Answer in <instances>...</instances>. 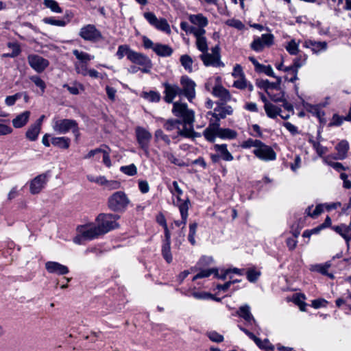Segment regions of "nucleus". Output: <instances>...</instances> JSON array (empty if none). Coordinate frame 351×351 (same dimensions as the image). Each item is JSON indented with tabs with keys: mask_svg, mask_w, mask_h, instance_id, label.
Returning a JSON list of instances; mask_svg holds the SVG:
<instances>
[{
	"mask_svg": "<svg viewBox=\"0 0 351 351\" xmlns=\"http://www.w3.org/2000/svg\"><path fill=\"white\" fill-rule=\"evenodd\" d=\"M154 138L156 141L161 140L164 141L167 145L171 144V139L169 136L165 134L161 129H158L155 131Z\"/></svg>",
	"mask_w": 351,
	"mask_h": 351,
	"instance_id": "obj_46",
	"label": "nucleus"
},
{
	"mask_svg": "<svg viewBox=\"0 0 351 351\" xmlns=\"http://www.w3.org/2000/svg\"><path fill=\"white\" fill-rule=\"evenodd\" d=\"M313 148L316 150V152L319 156H322L326 154L328 149L326 147L322 146L319 143L315 141H311Z\"/></svg>",
	"mask_w": 351,
	"mask_h": 351,
	"instance_id": "obj_58",
	"label": "nucleus"
},
{
	"mask_svg": "<svg viewBox=\"0 0 351 351\" xmlns=\"http://www.w3.org/2000/svg\"><path fill=\"white\" fill-rule=\"evenodd\" d=\"M47 182L46 174H40L35 177L29 183V191L32 194L39 193Z\"/></svg>",
	"mask_w": 351,
	"mask_h": 351,
	"instance_id": "obj_18",
	"label": "nucleus"
},
{
	"mask_svg": "<svg viewBox=\"0 0 351 351\" xmlns=\"http://www.w3.org/2000/svg\"><path fill=\"white\" fill-rule=\"evenodd\" d=\"M27 60L29 66L38 73L43 72L49 64L47 59L35 54L29 55Z\"/></svg>",
	"mask_w": 351,
	"mask_h": 351,
	"instance_id": "obj_16",
	"label": "nucleus"
},
{
	"mask_svg": "<svg viewBox=\"0 0 351 351\" xmlns=\"http://www.w3.org/2000/svg\"><path fill=\"white\" fill-rule=\"evenodd\" d=\"M129 60L134 64L141 66L143 73H148L152 67L151 60L145 54L133 51L129 55Z\"/></svg>",
	"mask_w": 351,
	"mask_h": 351,
	"instance_id": "obj_9",
	"label": "nucleus"
},
{
	"mask_svg": "<svg viewBox=\"0 0 351 351\" xmlns=\"http://www.w3.org/2000/svg\"><path fill=\"white\" fill-rule=\"evenodd\" d=\"M41 129L34 124H32L25 132V137L31 141H35L40 132Z\"/></svg>",
	"mask_w": 351,
	"mask_h": 351,
	"instance_id": "obj_35",
	"label": "nucleus"
},
{
	"mask_svg": "<svg viewBox=\"0 0 351 351\" xmlns=\"http://www.w3.org/2000/svg\"><path fill=\"white\" fill-rule=\"evenodd\" d=\"M43 5L54 13H62V9L55 0H43Z\"/></svg>",
	"mask_w": 351,
	"mask_h": 351,
	"instance_id": "obj_41",
	"label": "nucleus"
},
{
	"mask_svg": "<svg viewBox=\"0 0 351 351\" xmlns=\"http://www.w3.org/2000/svg\"><path fill=\"white\" fill-rule=\"evenodd\" d=\"M144 18L156 29L167 34L171 33V28L167 21L164 18H157L156 14L151 12L143 14Z\"/></svg>",
	"mask_w": 351,
	"mask_h": 351,
	"instance_id": "obj_8",
	"label": "nucleus"
},
{
	"mask_svg": "<svg viewBox=\"0 0 351 351\" xmlns=\"http://www.w3.org/2000/svg\"><path fill=\"white\" fill-rule=\"evenodd\" d=\"M51 127L53 131L58 134H64L71 130L76 137L79 136L77 123L73 119L55 117L51 121Z\"/></svg>",
	"mask_w": 351,
	"mask_h": 351,
	"instance_id": "obj_2",
	"label": "nucleus"
},
{
	"mask_svg": "<svg viewBox=\"0 0 351 351\" xmlns=\"http://www.w3.org/2000/svg\"><path fill=\"white\" fill-rule=\"evenodd\" d=\"M162 254L168 263L172 262L173 257L171 253V243H163L162 246Z\"/></svg>",
	"mask_w": 351,
	"mask_h": 351,
	"instance_id": "obj_44",
	"label": "nucleus"
},
{
	"mask_svg": "<svg viewBox=\"0 0 351 351\" xmlns=\"http://www.w3.org/2000/svg\"><path fill=\"white\" fill-rule=\"evenodd\" d=\"M216 272L217 274V269H203L197 273L193 278V280H195L199 278H206L210 276L212 274Z\"/></svg>",
	"mask_w": 351,
	"mask_h": 351,
	"instance_id": "obj_55",
	"label": "nucleus"
},
{
	"mask_svg": "<svg viewBox=\"0 0 351 351\" xmlns=\"http://www.w3.org/2000/svg\"><path fill=\"white\" fill-rule=\"evenodd\" d=\"M182 66L189 73L193 71V59L187 54L181 56L180 58Z\"/></svg>",
	"mask_w": 351,
	"mask_h": 351,
	"instance_id": "obj_40",
	"label": "nucleus"
},
{
	"mask_svg": "<svg viewBox=\"0 0 351 351\" xmlns=\"http://www.w3.org/2000/svg\"><path fill=\"white\" fill-rule=\"evenodd\" d=\"M331 266L330 262H326L323 265H315L313 266V270L317 271L323 275L328 276L330 278H333L334 275L328 273V268Z\"/></svg>",
	"mask_w": 351,
	"mask_h": 351,
	"instance_id": "obj_42",
	"label": "nucleus"
},
{
	"mask_svg": "<svg viewBox=\"0 0 351 351\" xmlns=\"http://www.w3.org/2000/svg\"><path fill=\"white\" fill-rule=\"evenodd\" d=\"M337 154L335 156H332L335 160H343L346 158L349 150V143L347 141L343 140L340 141L335 147Z\"/></svg>",
	"mask_w": 351,
	"mask_h": 351,
	"instance_id": "obj_25",
	"label": "nucleus"
},
{
	"mask_svg": "<svg viewBox=\"0 0 351 351\" xmlns=\"http://www.w3.org/2000/svg\"><path fill=\"white\" fill-rule=\"evenodd\" d=\"M120 218L117 215L101 213L96 218V222L102 234L119 228L117 221Z\"/></svg>",
	"mask_w": 351,
	"mask_h": 351,
	"instance_id": "obj_5",
	"label": "nucleus"
},
{
	"mask_svg": "<svg viewBox=\"0 0 351 351\" xmlns=\"http://www.w3.org/2000/svg\"><path fill=\"white\" fill-rule=\"evenodd\" d=\"M233 86L241 90L248 88L250 92H252L254 89L253 85L247 81V80L245 78V75L237 78V80L233 83Z\"/></svg>",
	"mask_w": 351,
	"mask_h": 351,
	"instance_id": "obj_32",
	"label": "nucleus"
},
{
	"mask_svg": "<svg viewBox=\"0 0 351 351\" xmlns=\"http://www.w3.org/2000/svg\"><path fill=\"white\" fill-rule=\"evenodd\" d=\"M135 134L140 147L147 154L149 143L152 138L151 132L145 128L137 126L135 128Z\"/></svg>",
	"mask_w": 351,
	"mask_h": 351,
	"instance_id": "obj_13",
	"label": "nucleus"
},
{
	"mask_svg": "<svg viewBox=\"0 0 351 351\" xmlns=\"http://www.w3.org/2000/svg\"><path fill=\"white\" fill-rule=\"evenodd\" d=\"M237 315L245 321L247 326L250 327L251 330L258 331L260 329L256 319L250 312L249 305L241 306L237 311Z\"/></svg>",
	"mask_w": 351,
	"mask_h": 351,
	"instance_id": "obj_14",
	"label": "nucleus"
},
{
	"mask_svg": "<svg viewBox=\"0 0 351 351\" xmlns=\"http://www.w3.org/2000/svg\"><path fill=\"white\" fill-rule=\"evenodd\" d=\"M143 97L150 102H158L161 98L160 93L154 90L143 92Z\"/></svg>",
	"mask_w": 351,
	"mask_h": 351,
	"instance_id": "obj_43",
	"label": "nucleus"
},
{
	"mask_svg": "<svg viewBox=\"0 0 351 351\" xmlns=\"http://www.w3.org/2000/svg\"><path fill=\"white\" fill-rule=\"evenodd\" d=\"M298 47V43H297L296 41L293 39L287 43L285 48L291 55H296L299 51Z\"/></svg>",
	"mask_w": 351,
	"mask_h": 351,
	"instance_id": "obj_51",
	"label": "nucleus"
},
{
	"mask_svg": "<svg viewBox=\"0 0 351 351\" xmlns=\"http://www.w3.org/2000/svg\"><path fill=\"white\" fill-rule=\"evenodd\" d=\"M199 58L206 66L220 67L224 66V64L220 60V57L211 54L208 51L202 53Z\"/></svg>",
	"mask_w": 351,
	"mask_h": 351,
	"instance_id": "obj_19",
	"label": "nucleus"
},
{
	"mask_svg": "<svg viewBox=\"0 0 351 351\" xmlns=\"http://www.w3.org/2000/svg\"><path fill=\"white\" fill-rule=\"evenodd\" d=\"M130 204L129 197L121 191L113 193L108 199V206L114 212L123 213Z\"/></svg>",
	"mask_w": 351,
	"mask_h": 351,
	"instance_id": "obj_3",
	"label": "nucleus"
},
{
	"mask_svg": "<svg viewBox=\"0 0 351 351\" xmlns=\"http://www.w3.org/2000/svg\"><path fill=\"white\" fill-rule=\"evenodd\" d=\"M264 109L267 115L271 119L276 118L281 112V108L271 103L264 106Z\"/></svg>",
	"mask_w": 351,
	"mask_h": 351,
	"instance_id": "obj_36",
	"label": "nucleus"
},
{
	"mask_svg": "<svg viewBox=\"0 0 351 351\" xmlns=\"http://www.w3.org/2000/svg\"><path fill=\"white\" fill-rule=\"evenodd\" d=\"M79 35L84 40L90 42H97L102 38L100 31L91 24L83 26L80 30Z\"/></svg>",
	"mask_w": 351,
	"mask_h": 351,
	"instance_id": "obj_12",
	"label": "nucleus"
},
{
	"mask_svg": "<svg viewBox=\"0 0 351 351\" xmlns=\"http://www.w3.org/2000/svg\"><path fill=\"white\" fill-rule=\"evenodd\" d=\"M257 71L260 73H264L270 77H275V73L273 71L272 67L270 65L261 64Z\"/></svg>",
	"mask_w": 351,
	"mask_h": 351,
	"instance_id": "obj_59",
	"label": "nucleus"
},
{
	"mask_svg": "<svg viewBox=\"0 0 351 351\" xmlns=\"http://www.w3.org/2000/svg\"><path fill=\"white\" fill-rule=\"evenodd\" d=\"M332 228L345 239L348 246L349 241L351 240V226L349 225L341 224L339 226H333Z\"/></svg>",
	"mask_w": 351,
	"mask_h": 351,
	"instance_id": "obj_24",
	"label": "nucleus"
},
{
	"mask_svg": "<svg viewBox=\"0 0 351 351\" xmlns=\"http://www.w3.org/2000/svg\"><path fill=\"white\" fill-rule=\"evenodd\" d=\"M43 22L46 24H49L51 25H56L59 27H64L66 25V23L63 20H57L53 17H45L43 19Z\"/></svg>",
	"mask_w": 351,
	"mask_h": 351,
	"instance_id": "obj_54",
	"label": "nucleus"
},
{
	"mask_svg": "<svg viewBox=\"0 0 351 351\" xmlns=\"http://www.w3.org/2000/svg\"><path fill=\"white\" fill-rule=\"evenodd\" d=\"M172 113L182 119L183 128L179 129L178 135L184 137H191L194 134L193 124L195 121L194 111L189 109L185 103L176 101L173 104Z\"/></svg>",
	"mask_w": 351,
	"mask_h": 351,
	"instance_id": "obj_1",
	"label": "nucleus"
},
{
	"mask_svg": "<svg viewBox=\"0 0 351 351\" xmlns=\"http://www.w3.org/2000/svg\"><path fill=\"white\" fill-rule=\"evenodd\" d=\"M154 51L159 56L168 57L173 53V49L167 45L157 43Z\"/></svg>",
	"mask_w": 351,
	"mask_h": 351,
	"instance_id": "obj_30",
	"label": "nucleus"
},
{
	"mask_svg": "<svg viewBox=\"0 0 351 351\" xmlns=\"http://www.w3.org/2000/svg\"><path fill=\"white\" fill-rule=\"evenodd\" d=\"M214 148L219 154L220 158L223 160L226 161H231L233 160V156L228 150L227 145L226 144H216L214 145Z\"/></svg>",
	"mask_w": 351,
	"mask_h": 351,
	"instance_id": "obj_29",
	"label": "nucleus"
},
{
	"mask_svg": "<svg viewBox=\"0 0 351 351\" xmlns=\"http://www.w3.org/2000/svg\"><path fill=\"white\" fill-rule=\"evenodd\" d=\"M88 181L91 182L97 183V184L102 186L107 190H116L121 187V183L117 180H107L105 176H94L93 175H88L86 176Z\"/></svg>",
	"mask_w": 351,
	"mask_h": 351,
	"instance_id": "obj_15",
	"label": "nucleus"
},
{
	"mask_svg": "<svg viewBox=\"0 0 351 351\" xmlns=\"http://www.w3.org/2000/svg\"><path fill=\"white\" fill-rule=\"evenodd\" d=\"M186 33L192 34L196 38L201 34H205L206 30L202 28L189 26Z\"/></svg>",
	"mask_w": 351,
	"mask_h": 351,
	"instance_id": "obj_63",
	"label": "nucleus"
},
{
	"mask_svg": "<svg viewBox=\"0 0 351 351\" xmlns=\"http://www.w3.org/2000/svg\"><path fill=\"white\" fill-rule=\"evenodd\" d=\"M8 47L10 49H12V51L11 53V56H14V57H16L18 56L21 50V48H20V46L18 43H8Z\"/></svg>",
	"mask_w": 351,
	"mask_h": 351,
	"instance_id": "obj_64",
	"label": "nucleus"
},
{
	"mask_svg": "<svg viewBox=\"0 0 351 351\" xmlns=\"http://www.w3.org/2000/svg\"><path fill=\"white\" fill-rule=\"evenodd\" d=\"M207 336L213 342L219 343L223 340V337L215 331H210L208 332Z\"/></svg>",
	"mask_w": 351,
	"mask_h": 351,
	"instance_id": "obj_61",
	"label": "nucleus"
},
{
	"mask_svg": "<svg viewBox=\"0 0 351 351\" xmlns=\"http://www.w3.org/2000/svg\"><path fill=\"white\" fill-rule=\"evenodd\" d=\"M130 52H133V50H132L129 46L126 45H122L119 46L116 56L119 60H121L125 56H126L129 60V55Z\"/></svg>",
	"mask_w": 351,
	"mask_h": 351,
	"instance_id": "obj_45",
	"label": "nucleus"
},
{
	"mask_svg": "<svg viewBox=\"0 0 351 351\" xmlns=\"http://www.w3.org/2000/svg\"><path fill=\"white\" fill-rule=\"evenodd\" d=\"M31 112L28 110L24 111L18 114L14 119H12V123L15 128H21L25 126L30 117Z\"/></svg>",
	"mask_w": 351,
	"mask_h": 351,
	"instance_id": "obj_22",
	"label": "nucleus"
},
{
	"mask_svg": "<svg viewBox=\"0 0 351 351\" xmlns=\"http://www.w3.org/2000/svg\"><path fill=\"white\" fill-rule=\"evenodd\" d=\"M180 124H182L181 120L171 119L165 121L163 127L168 132L177 129L178 132L179 129H181L180 128Z\"/></svg>",
	"mask_w": 351,
	"mask_h": 351,
	"instance_id": "obj_39",
	"label": "nucleus"
},
{
	"mask_svg": "<svg viewBox=\"0 0 351 351\" xmlns=\"http://www.w3.org/2000/svg\"><path fill=\"white\" fill-rule=\"evenodd\" d=\"M45 269L50 274L64 275L69 273L68 267L58 262L48 261L45 263Z\"/></svg>",
	"mask_w": 351,
	"mask_h": 351,
	"instance_id": "obj_20",
	"label": "nucleus"
},
{
	"mask_svg": "<svg viewBox=\"0 0 351 351\" xmlns=\"http://www.w3.org/2000/svg\"><path fill=\"white\" fill-rule=\"evenodd\" d=\"M332 156H328L323 158L324 162L328 165L332 167L335 170H336L339 173L343 172L344 171H350L348 167H344L341 162H333L331 159Z\"/></svg>",
	"mask_w": 351,
	"mask_h": 351,
	"instance_id": "obj_31",
	"label": "nucleus"
},
{
	"mask_svg": "<svg viewBox=\"0 0 351 351\" xmlns=\"http://www.w3.org/2000/svg\"><path fill=\"white\" fill-rule=\"evenodd\" d=\"M226 24L228 26L236 28L238 30H243L245 29V25L238 19H230L226 21Z\"/></svg>",
	"mask_w": 351,
	"mask_h": 351,
	"instance_id": "obj_53",
	"label": "nucleus"
},
{
	"mask_svg": "<svg viewBox=\"0 0 351 351\" xmlns=\"http://www.w3.org/2000/svg\"><path fill=\"white\" fill-rule=\"evenodd\" d=\"M30 80L35 85L39 87L42 93L45 92L46 84L45 82L38 75H33L30 77Z\"/></svg>",
	"mask_w": 351,
	"mask_h": 351,
	"instance_id": "obj_57",
	"label": "nucleus"
},
{
	"mask_svg": "<svg viewBox=\"0 0 351 351\" xmlns=\"http://www.w3.org/2000/svg\"><path fill=\"white\" fill-rule=\"evenodd\" d=\"M189 19L191 23L197 25L199 28L204 29L208 24L207 18L202 14H191L189 16Z\"/></svg>",
	"mask_w": 351,
	"mask_h": 351,
	"instance_id": "obj_27",
	"label": "nucleus"
},
{
	"mask_svg": "<svg viewBox=\"0 0 351 351\" xmlns=\"http://www.w3.org/2000/svg\"><path fill=\"white\" fill-rule=\"evenodd\" d=\"M88 62H75L74 66L75 71L78 74H81L83 76H86L88 75V71L89 69H88L87 64Z\"/></svg>",
	"mask_w": 351,
	"mask_h": 351,
	"instance_id": "obj_49",
	"label": "nucleus"
},
{
	"mask_svg": "<svg viewBox=\"0 0 351 351\" xmlns=\"http://www.w3.org/2000/svg\"><path fill=\"white\" fill-rule=\"evenodd\" d=\"M261 273L254 269H250L247 272V278L251 282H254L260 276Z\"/></svg>",
	"mask_w": 351,
	"mask_h": 351,
	"instance_id": "obj_62",
	"label": "nucleus"
},
{
	"mask_svg": "<svg viewBox=\"0 0 351 351\" xmlns=\"http://www.w3.org/2000/svg\"><path fill=\"white\" fill-rule=\"evenodd\" d=\"M191 295L197 300L214 299L217 301H219V299L214 298V297L212 294L207 293V292L193 291V292H192Z\"/></svg>",
	"mask_w": 351,
	"mask_h": 351,
	"instance_id": "obj_52",
	"label": "nucleus"
},
{
	"mask_svg": "<svg viewBox=\"0 0 351 351\" xmlns=\"http://www.w3.org/2000/svg\"><path fill=\"white\" fill-rule=\"evenodd\" d=\"M79 235L74 238L73 241L75 243H80V239L93 240L103 235L97 224H86L77 227Z\"/></svg>",
	"mask_w": 351,
	"mask_h": 351,
	"instance_id": "obj_6",
	"label": "nucleus"
},
{
	"mask_svg": "<svg viewBox=\"0 0 351 351\" xmlns=\"http://www.w3.org/2000/svg\"><path fill=\"white\" fill-rule=\"evenodd\" d=\"M195 45L199 51L202 53L206 52L208 50L207 44V39L205 37V34H201L195 38Z\"/></svg>",
	"mask_w": 351,
	"mask_h": 351,
	"instance_id": "obj_38",
	"label": "nucleus"
},
{
	"mask_svg": "<svg viewBox=\"0 0 351 351\" xmlns=\"http://www.w3.org/2000/svg\"><path fill=\"white\" fill-rule=\"evenodd\" d=\"M64 87L66 88V89L69 91V93L72 95H78L80 93V90L83 91L84 86L81 84H78L77 85H75L73 86H70L69 85H64Z\"/></svg>",
	"mask_w": 351,
	"mask_h": 351,
	"instance_id": "obj_60",
	"label": "nucleus"
},
{
	"mask_svg": "<svg viewBox=\"0 0 351 351\" xmlns=\"http://www.w3.org/2000/svg\"><path fill=\"white\" fill-rule=\"evenodd\" d=\"M169 189L172 195L176 196V199L173 200V204L179 208L181 217H182L183 222L184 223L187 220L190 202L189 199L185 200L181 199L180 196L182 195L183 191L179 186L177 181H173L172 185Z\"/></svg>",
	"mask_w": 351,
	"mask_h": 351,
	"instance_id": "obj_4",
	"label": "nucleus"
},
{
	"mask_svg": "<svg viewBox=\"0 0 351 351\" xmlns=\"http://www.w3.org/2000/svg\"><path fill=\"white\" fill-rule=\"evenodd\" d=\"M304 47L311 49L313 53H317L321 51H326L327 49L328 45L325 41L320 42L308 40L304 43Z\"/></svg>",
	"mask_w": 351,
	"mask_h": 351,
	"instance_id": "obj_21",
	"label": "nucleus"
},
{
	"mask_svg": "<svg viewBox=\"0 0 351 351\" xmlns=\"http://www.w3.org/2000/svg\"><path fill=\"white\" fill-rule=\"evenodd\" d=\"M261 142V141L260 140H256V139L254 140L252 138H249V139L243 141L241 143V147L245 148V149H248L250 147H254V149H256Z\"/></svg>",
	"mask_w": 351,
	"mask_h": 351,
	"instance_id": "obj_56",
	"label": "nucleus"
},
{
	"mask_svg": "<svg viewBox=\"0 0 351 351\" xmlns=\"http://www.w3.org/2000/svg\"><path fill=\"white\" fill-rule=\"evenodd\" d=\"M120 171L129 176H133L137 173V168L134 164H131L127 166H122L120 168Z\"/></svg>",
	"mask_w": 351,
	"mask_h": 351,
	"instance_id": "obj_50",
	"label": "nucleus"
},
{
	"mask_svg": "<svg viewBox=\"0 0 351 351\" xmlns=\"http://www.w3.org/2000/svg\"><path fill=\"white\" fill-rule=\"evenodd\" d=\"M215 97H219L222 101L227 102L231 99L230 92L221 85L215 86L212 92Z\"/></svg>",
	"mask_w": 351,
	"mask_h": 351,
	"instance_id": "obj_26",
	"label": "nucleus"
},
{
	"mask_svg": "<svg viewBox=\"0 0 351 351\" xmlns=\"http://www.w3.org/2000/svg\"><path fill=\"white\" fill-rule=\"evenodd\" d=\"M51 142L53 145L62 149H67L70 145V139L64 136L52 137Z\"/></svg>",
	"mask_w": 351,
	"mask_h": 351,
	"instance_id": "obj_33",
	"label": "nucleus"
},
{
	"mask_svg": "<svg viewBox=\"0 0 351 351\" xmlns=\"http://www.w3.org/2000/svg\"><path fill=\"white\" fill-rule=\"evenodd\" d=\"M204 136L210 142H213L216 136H218V122L210 123L204 131Z\"/></svg>",
	"mask_w": 351,
	"mask_h": 351,
	"instance_id": "obj_28",
	"label": "nucleus"
},
{
	"mask_svg": "<svg viewBox=\"0 0 351 351\" xmlns=\"http://www.w3.org/2000/svg\"><path fill=\"white\" fill-rule=\"evenodd\" d=\"M274 36L271 34H263L260 37L254 38L250 44L252 50L256 52L262 51L266 47H270L274 44Z\"/></svg>",
	"mask_w": 351,
	"mask_h": 351,
	"instance_id": "obj_10",
	"label": "nucleus"
},
{
	"mask_svg": "<svg viewBox=\"0 0 351 351\" xmlns=\"http://www.w3.org/2000/svg\"><path fill=\"white\" fill-rule=\"evenodd\" d=\"M233 113V108L230 106H221L215 108L213 116L217 119V122L221 119H224L227 115Z\"/></svg>",
	"mask_w": 351,
	"mask_h": 351,
	"instance_id": "obj_23",
	"label": "nucleus"
},
{
	"mask_svg": "<svg viewBox=\"0 0 351 351\" xmlns=\"http://www.w3.org/2000/svg\"><path fill=\"white\" fill-rule=\"evenodd\" d=\"M73 53L78 60L77 62H88L94 59L93 56H91L84 51H79L77 49L73 50Z\"/></svg>",
	"mask_w": 351,
	"mask_h": 351,
	"instance_id": "obj_37",
	"label": "nucleus"
},
{
	"mask_svg": "<svg viewBox=\"0 0 351 351\" xmlns=\"http://www.w3.org/2000/svg\"><path fill=\"white\" fill-rule=\"evenodd\" d=\"M163 156L166 158H167L172 164H174L178 166H184V163L177 158L174 154L171 152L170 151H163L162 152Z\"/></svg>",
	"mask_w": 351,
	"mask_h": 351,
	"instance_id": "obj_47",
	"label": "nucleus"
},
{
	"mask_svg": "<svg viewBox=\"0 0 351 351\" xmlns=\"http://www.w3.org/2000/svg\"><path fill=\"white\" fill-rule=\"evenodd\" d=\"M239 328L245 334H246L251 339H252L259 348H267V346H265L263 344L262 341L259 338L256 337L249 330H247L243 327H241V326H239Z\"/></svg>",
	"mask_w": 351,
	"mask_h": 351,
	"instance_id": "obj_48",
	"label": "nucleus"
},
{
	"mask_svg": "<svg viewBox=\"0 0 351 351\" xmlns=\"http://www.w3.org/2000/svg\"><path fill=\"white\" fill-rule=\"evenodd\" d=\"M253 154L258 159L263 161L274 160L276 158V154L274 150L262 141L256 149H254Z\"/></svg>",
	"mask_w": 351,
	"mask_h": 351,
	"instance_id": "obj_11",
	"label": "nucleus"
},
{
	"mask_svg": "<svg viewBox=\"0 0 351 351\" xmlns=\"http://www.w3.org/2000/svg\"><path fill=\"white\" fill-rule=\"evenodd\" d=\"M163 86L165 88L164 100L165 102L171 104L176 96H181L180 86L178 84L165 82L163 84Z\"/></svg>",
	"mask_w": 351,
	"mask_h": 351,
	"instance_id": "obj_17",
	"label": "nucleus"
},
{
	"mask_svg": "<svg viewBox=\"0 0 351 351\" xmlns=\"http://www.w3.org/2000/svg\"><path fill=\"white\" fill-rule=\"evenodd\" d=\"M237 136V132L229 128H221L218 123V137L221 138L234 139Z\"/></svg>",
	"mask_w": 351,
	"mask_h": 351,
	"instance_id": "obj_34",
	"label": "nucleus"
},
{
	"mask_svg": "<svg viewBox=\"0 0 351 351\" xmlns=\"http://www.w3.org/2000/svg\"><path fill=\"white\" fill-rule=\"evenodd\" d=\"M180 84L181 96H184L189 102H192L196 97L195 82L187 75H183L180 77Z\"/></svg>",
	"mask_w": 351,
	"mask_h": 351,
	"instance_id": "obj_7",
	"label": "nucleus"
}]
</instances>
